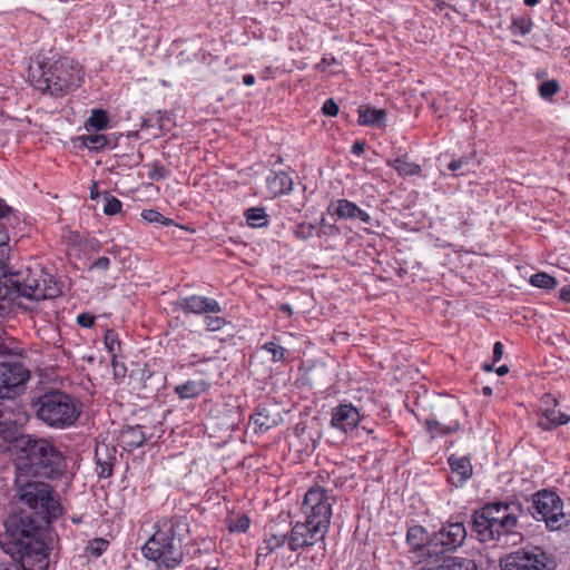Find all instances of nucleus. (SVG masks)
Returning <instances> with one entry per match:
<instances>
[{"instance_id": "f257e3e1", "label": "nucleus", "mask_w": 570, "mask_h": 570, "mask_svg": "<svg viewBox=\"0 0 570 570\" xmlns=\"http://www.w3.org/2000/svg\"><path fill=\"white\" fill-rule=\"evenodd\" d=\"M49 524L29 511L19 510L6 519L7 541L0 543L23 570H47L49 549L46 525Z\"/></svg>"}, {"instance_id": "f03ea898", "label": "nucleus", "mask_w": 570, "mask_h": 570, "mask_svg": "<svg viewBox=\"0 0 570 570\" xmlns=\"http://www.w3.org/2000/svg\"><path fill=\"white\" fill-rule=\"evenodd\" d=\"M0 335V453L13 436V429L21 425V410L14 397L29 380V370L17 360L21 348Z\"/></svg>"}, {"instance_id": "7ed1b4c3", "label": "nucleus", "mask_w": 570, "mask_h": 570, "mask_svg": "<svg viewBox=\"0 0 570 570\" xmlns=\"http://www.w3.org/2000/svg\"><path fill=\"white\" fill-rule=\"evenodd\" d=\"M13 429V435H16ZM14 470L29 475L50 481L62 480L68 472V461L65 453L51 440L37 435L12 436ZM9 449L7 445L6 452Z\"/></svg>"}, {"instance_id": "20e7f679", "label": "nucleus", "mask_w": 570, "mask_h": 570, "mask_svg": "<svg viewBox=\"0 0 570 570\" xmlns=\"http://www.w3.org/2000/svg\"><path fill=\"white\" fill-rule=\"evenodd\" d=\"M522 505L518 500H498L483 504L471 514V531L474 538L482 543L522 541V533L518 530Z\"/></svg>"}, {"instance_id": "39448f33", "label": "nucleus", "mask_w": 570, "mask_h": 570, "mask_svg": "<svg viewBox=\"0 0 570 570\" xmlns=\"http://www.w3.org/2000/svg\"><path fill=\"white\" fill-rule=\"evenodd\" d=\"M189 533V523L184 517L164 518L156 523L155 533L141 548L142 556L160 570L179 567L185 557L184 540Z\"/></svg>"}, {"instance_id": "423d86ee", "label": "nucleus", "mask_w": 570, "mask_h": 570, "mask_svg": "<svg viewBox=\"0 0 570 570\" xmlns=\"http://www.w3.org/2000/svg\"><path fill=\"white\" fill-rule=\"evenodd\" d=\"M29 77L31 85L42 94L61 97L80 87L83 71L75 59L61 57L31 66Z\"/></svg>"}, {"instance_id": "0eeeda50", "label": "nucleus", "mask_w": 570, "mask_h": 570, "mask_svg": "<svg viewBox=\"0 0 570 570\" xmlns=\"http://www.w3.org/2000/svg\"><path fill=\"white\" fill-rule=\"evenodd\" d=\"M30 406L36 419L52 430L75 426L82 413L81 401L59 389H50L35 396Z\"/></svg>"}, {"instance_id": "6e6552de", "label": "nucleus", "mask_w": 570, "mask_h": 570, "mask_svg": "<svg viewBox=\"0 0 570 570\" xmlns=\"http://www.w3.org/2000/svg\"><path fill=\"white\" fill-rule=\"evenodd\" d=\"M41 478L16 472L14 498L21 507L28 508L32 514L52 523L62 514V505L52 485Z\"/></svg>"}, {"instance_id": "1a4fd4ad", "label": "nucleus", "mask_w": 570, "mask_h": 570, "mask_svg": "<svg viewBox=\"0 0 570 570\" xmlns=\"http://www.w3.org/2000/svg\"><path fill=\"white\" fill-rule=\"evenodd\" d=\"M528 511L535 520L543 521L549 531L570 530V512L563 511V501L554 491H537Z\"/></svg>"}, {"instance_id": "9d476101", "label": "nucleus", "mask_w": 570, "mask_h": 570, "mask_svg": "<svg viewBox=\"0 0 570 570\" xmlns=\"http://www.w3.org/2000/svg\"><path fill=\"white\" fill-rule=\"evenodd\" d=\"M501 570H556L553 556L542 547L531 546L520 548L504 554L499 560Z\"/></svg>"}, {"instance_id": "9b49d317", "label": "nucleus", "mask_w": 570, "mask_h": 570, "mask_svg": "<svg viewBox=\"0 0 570 570\" xmlns=\"http://www.w3.org/2000/svg\"><path fill=\"white\" fill-rule=\"evenodd\" d=\"M335 499L331 491L314 485L307 490L301 504L304 520L315 523L328 531L332 518V508Z\"/></svg>"}, {"instance_id": "f8f14e48", "label": "nucleus", "mask_w": 570, "mask_h": 570, "mask_svg": "<svg viewBox=\"0 0 570 570\" xmlns=\"http://www.w3.org/2000/svg\"><path fill=\"white\" fill-rule=\"evenodd\" d=\"M468 532L463 521L450 518L441 528L432 533V547L435 557L451 556L461 548L466 539Z\"/></svg>"}, {"instance_id": "ddd939ff", "label": "nucleus", "mask_w": 570, "mask_h": 570, "mask_svg": "<svg viewBox=\"0 0 570 570\" xmlns=\"http://www.w3.org/2000/svg\"><path fill=\"white\" fill-rule=\"evenodd\" d=\"M309 521H296L288 535V549L291 551H298L301 549L309 548L318 542H324V538L328 532L326 529L312 523Z\"/></svg>"}, {"instance_id": "4468645a", "label": "nucleus", "mask_w": 570, "mask_h": 570, "mask_svg": "<svg viewBox=\"0 0 570 570\" xmlns=\"http://www.w3.org/2000/svg\"><path fill=\"white\" fill-rule=\"evenodd\" d=\"M174 311H180L184 314L207 315L219 314L223 307L218 301L213 297L198 294L179 297L173 303Z\"/></svg>"}, {"instance_id": "2eb2a0df", "label": "nucleus", "mask_w": 570, "mask_h": 570, "mask_svg": "<svg viewBox=\"0 0 570 570\" xmlns=\"http://www.w3.org/2000/svg\"><path fill=\"white\" fill-rule=\"evenodd\" d=\"M405 542L409 553L416 558L435 557V550L432 547V534L421 524H413L407 528Z\"/></svg>"}, {"instance_id": "dca6fc26", "label": "nucleus", "mask_w": 570, "mask_h": 570, "mask_svg": "<svg viewBox=\"0 0 570 570\" xmlns=\"http://www.w3.org/2000/svg\"><path fill=\"white\" fill-rule=\"evenodd\" d=\"M361 414L352 403H343L332 409L331 426L343 433H348L357 428Z\"/></svg>"}, {"instance_id": "f3484780", "label": "nucleus", "mask_w": 570, "mask_h": 570, "mask_svg": "<svg viewBox=\"0 0 570 570\" xmlns=\"http://www.w3.org/2000/svg\"><path fill=\"white\" fill-rule=\"evenodd\" d=\"M450 413L452 416H458L459 414L464 413V407L460 404H454L450 407ZM424 428L431 438L434 439L459 432L461 430V423L458 417L440 421L434 416H430L425 419Z\"/></svg>"}, {"instance_id": "a211bd4d", "label": "nucleus", "mask_w": 570, "mask_h": 570, "mask_svg": "<svg viewBox=\"0 0 570 570\" xmlns=\"http://www.w3.org/2000/svg\"><path fill=\"white\" fill-rule=\"evenodd\" d=\"M417 570H479L473 559L459 556H440L429 558Z\"/></svg>"}, {"instance_id": "6ab92c4d", "label": "nucleus", "mask_w": 570, "mask_h": 570, "mask_svg": "<svg viewBox=\"0 0 570 570\" xmlns=\"http://www.w3.org/2000/svg\"><path fill=\"white\" fill-rule=\"evenodd\" d=\"M39 282H41L40 269L18 272L10 277V284L16 287L17 292L29 299H36L38 294Z\"/></svg>"}, {"instance_id": "aec40b11", "label": "nucleus", "mask_w": 570, "mask_h": 570, "mask_svg": "<svg viewBox=\"0 0 570 570\" xmlns=\"http://www.w3.org/2000/svg\"><path fill=\"white\" fill-rule=\"evenodd\" d=\"M553 404L557 405V400H553ZM570 422V415L553 407H546L540 410L538 413L537 425L542 431H551L558 426L564 425Z\"/></svg>"}, {"instance_id": "412c9836", "label": "nucleus", "mask_w": 570, "mask_h": 570, "mask_svg": "<svg viewBox=\"0 0 570 570\" xmlns=\"http://www.w3.org/2000/svg\"><path fill=\"white\" fill-rule=\"evenodd\" d=\"M282 420L281 414L267 406H258L250 416L255 432L264 433L276 426Z\"/></svg>"}, {"instance_id": "4be33fe9", "label": "nucleus", "mask_w": 570, "mask_h": 570, "mask_svg": "<svg viewBox=\"0 0 570 570\" xmlns=\"http://www.w3.org/2000/svg\"><path fill=\"white\" fill-rule=\"evenodd\" d=\"M266 185L268 193L275 198L282 195H287L293 190L292 177L283 171H271L266 177Z\"/></svg>"}, {"instance_id": "5701e85b", "label": "nucleus", "mask_w": 570, "mask_h": 570, "mask_svg": "<svg viewBox=\"0 0 570 570\" xmlns=\"http://www.w3.org/2000/svg\"><path fill=\"white\" fill-rule=\"evenodd\" d=\"M210 389V383L205 380H188L184 383L177 384L174 392L181 400H189L205 394Z\"/></svg>"}, {"instance_id": "b1692460", "label": "nucleus", "mask_w": 570, "mask_h": 570, "mask_svg": "<svg viewBox=\"0 0 570 570\" xmlns=\"http://www.w3.org/2000/svg\"><path fill=\"white\" fill-rule=\"evenodd\" d=\"M448 463L452 473L458 476V487H462L473 475V466L469 456L452 454L448 458Z\"/></svg>"}, {"instance_id": "393cba45", "label": "nucleus", "mask_w": 570, "mask_h": 570, "mask_svg": "<svg viewBox=\"0 0 570 570\" xmlns=\"http://www.w3.org/2000/svg\"><path fill=\"white\" fill-rule=\"evenodd\" d=\"M116 449L108 446H97L95 456L97 460V469L96 472L99 478H109L112 474L114 463L116 461Z\"/></svg>"}, {"instance_id": "a878e982", "label": "nucleus", "mask_w": 570, "mask_h": 570, "mask_svg": "<svg viewBox=\"0 0 570 570\" xmlns=\"http://www.w3.org/2000/svg\"><path fill=\"white\" fill-rule=\"evenodd\" d=\"M358 125L384 128L386 126L387 114L384 109H375L372 107L358 108Z\"/></svg>"}, {"instance_id": "bb28decb", "label": "nucleus", "mask_w": 570, "mask_h": 570, "mask_svg": "<svg viewBox=\"0 0 570 570\" xmlns=\"http://www.w3.org/2000/svg\"><path fill=\"white\" fill-rule=\"evenodd\" d=\"M476 165L475 153H471L459 158L452 157L446 164V169L450 170L454 177H459L471 173Z\"/></svg>"}, {"instance_id": "cd10ccee", "label": "nucleus", "mask_w": 570, "mask_h": 570, "mask_svg": "<svg viewBox=\"0 0 570 570\" xmlns=\"http://www.w3.org/2000/svg\"><path fill=\"white\" fill-rule=\"evenodd\" d=\"M387 166L392 167L400 177H412L420 176L422 173V167L413 161L409 160L406 155L397 156L394 159H389L386 161Z\"/></svg>"}, {"instance_id": "c85d7f7f", "label": "nucleus", "mask_w": 570, "mask_h": 570, "mask_svg": "<svg viewBox=\"0 0 570 570\" xmlns=\"http://www.w3.org/2000/svg\"><path fill=\"white\" fill-rule=\"evenodd\" d=\"M81 146L89 149L90 151L99 153L104 148L116 146V141L110 136L104 134L82 135L78 137Z\"/></svg>"}, {"instance_id": "c756f323", "label": "nucleus", "mask_w": 570, "mask_h": 570, "mask_svg": "<svg viewBox=\"0 0 570 570\" xmlns=\"http://www.w3.org/2000/svg\"><path fill=\"white\" fill-rule=\"evenodd\" d=\"M171 124V114L166 110L146 112L142 117V128H157L160 131L167 130Z\"/></svg>"}, {"instance_id": "7c9ffc66", "label": "nucleus", "mask_w": 570, "mask_h": 570, "mask_svg": "<svg viewBox=\"0 0 570 570\" xmlns=\"http://www.w3.org/2000/svg\"><path fill=\"white\" fill-rule=\"evenodd\" d=\"M288 535L287 532H278L273 531L271 534L264 539L262 546L258 547V556H268L274 552L276 549L283 547L285 543L288 544Z\"/></svg>"}, {"instance_id": "2f4dec72", "label": "nucleus", "mask_w": 570, "mask_h": 570, "mask_svg": "<svg viewBox=\"0 0 570 570\" xmlns=\"http://www.w3.org/2000/svg\"><path fill=\"white\" fill-rule=\"evenodd\" d=\"M41 282L43 283V287L38 288V294H36V301L40 299H50L57 297L61 289L58 286L55 277L51 274H48L40 269Z\"/></svg>"}, {"instance_id": "473e14b6", "label": "nucleus", "mask_w": 570, "mask_h": 570, "mask_svg": "<svg viewBox=\"0 0 570 570\" xmlns=\"http://www.w3.org/2000/svg\"><path fill=\"white\" fill-rule=\"evenodd\" d=\"M244 217L252 228H264L269 225V217L264 207H249L244 212Z\"/></svg>"}, {"instance_id": "72a5a7b5", "label": "nucleus", "mask_w": 570, "mask_h": 570, "mask_svg": "<svg viewBox=\"0 0 570 570\" xmlns=\"http://www.w3.org/2000/svg\"><path fill=\"white\" fill-rule=\"evenodd\" d=\"M109 116L104 109H92L89 118L85 122L86 130L101 131L109 127Z\"/></svg>"}, {"instance_id": "f704fd0d", "label": "nucleus", "mask_w": 570, "mask_h": 570, "mask_svg": "<svg viewBox=\"0 0 570 570\" xmlns=\"http://www.w3.org/2000/svg\"><path fill=\"white\" fill-rule=\"evenodd\" d=\"M356 207V204L347 199H338L328 206V212L340 219H353Z\"/></svg>"}, {"instance_id": "c9c22d12", "label": "nucleus", "mask_w": 570, "mask_h": 570, "mask_svg": "<svg viewBox=\"0 0 570 570\" xmlns=\"http://www.w3.org/2000/svg\"><path fill=\"white\" fill-rule=\"evenodd\" d=\"M122 438H124L125 443L131 449H137V448L142 446L147 439V436L142 430V426H140V425L128 426L124 431Z\"/></svg>"}, {"instance_id": "e433bc0d", "label": "nucleus", "mask_w": 570, "mask_h": 570, "mask_svg": "<svg viewBox=\"0 0 570 570\" xmlns=\"http://www.w3.org/2000/svg\"><path fill=\"white\" fill-rule=\"evenodd\" d=\"M533 21L530 17H513L510 26V31L514 36L524 37L531 32Z\"/></svg>"}, {"instance_id": "4c0bfd02", "label": "nucleus", "mask_w": 570, "mask_h": 570, "mask_svg": "<svg viewBox=\"0 0 570 570\" xmlns=\"http://www.w3.org/2000/svg\"><path fill=\"white\" fill-rule=\"evenodd\" d=\"M109 546H110L109 540H107L105 538H95V539L88 541V543L85 548V553L88 557L97 559V558L101 557L108 550Z\"/></svg>"}, {"instance_id": "58836bf2", "label": "nucleus", "mask_w": 570, "mask_h": 570, "mask_svg": "<svg viewBox=\"0 0 570 570\" xmlns=\"http://www.w3.org/2000/svg\"><path fill=\"white\" fill-rule=\"evenodd\" d=\"M104 343L108 353H110L112 356V365L115 371H117L116 355L117 352L120 351V341L117 332L114 330H106L104 335Z\"/></svg>"}, {"instance_id": "ea45409f", "label": "nucleus", "mask_w": 570, "mask_h": 570, "mask_svg": "<svg viewBox=\"0 0 570 570\" xmlns=\"http://www.w3.org/2000/svg\"><path fill=\"white\" fill-rule=\"evenodd\" d=\"M102 202H104L102 213L105 215L114 216V215L121 213L122 203L117 197L111 195L109 191L104 193Z\"/></svg>"}, {"instance_id": "a19ab883", "label": "nucleus", "mask_w": 570, "mask_h": 570, "mask_svg": "<svg viewBox=\"0 0 570 570\" xmlns=\"http://www.w3.org/2000/svg\"><path fill=\"white\" fill-rule=\"evenodd\" d=\"M20 222L17 210L10 207L4 199L0 198V223L14 227Z\"/></svg>"}, {"instance_id": "79ce46f5", "label": "nucleus", "mask_w": 570, "mask_h": 570, "mask_svg": "<svg viewBox=\"0 0 570 570\" xmlns=\"http://www.w3.org/2000/svg\"><path fill=\"white\" fill-rule=\"evenodd\" d=\"M293 235L299 240H308L316 234V226L312 223H297L292 228Z\"/></svg>"}, {"instance_id": "37998d69", "label": "nucleus", "mask_w": 570, "mask_h": 570, "mask_svg": "<svg viewBox=\"0 0 570 570\" xmlns=\"http://www.w3.org/2000/svg\"><path fill=\"white\" fill-rule=\"evenodd\" d=\"M530 284L532 286L543 288V289H553L557 286V281L554 277L550 276L547 273L540 272L535 273L530 277Z\"/></svg>"}, {"instance_id": "c03bdc74", "label": "nucleus", "mask_w": 570, "mask_h": 570, "mask_svg": "<svg viewBox=\"0 0 570 570\" xmlns=\"http://www.w3.org/2000/svg\"><path fill=\"white\" fill-rule=\"evenodd\" d=\"M249 525L250 519L244 513L227 520V527L230 532L244 533L248 530Z\"/></svg>"}, {"instance_id": "a18cd8bd", "label": "nucleus", "mask_w": 570, "mask_h": 570, "mask_svg": "<svg viewBox=\"0 0 570 570\" xmlns=\"http://www.w3.org/2000/svg\"><path fill=\"white\" fill-rule=\"evenodd\" d=\"M262 350L266 351L272 355V362L274 363L284 361L288 355V351L285 347L281 346L279 344L273 341L263 344Z\"/></svg>"}, {"instance_id": "49530a36", "label": "nucleus", "mask_w": 570, "mask_h": 570, "mask_svg": "<svg viewBox=\"0 0 570 570\" xmlns=\"http://www.w3.org/2000/svg\"><path fill=\"white\" fill-rule=\"evenodd\" d=\"M141 218L150 224H160L164 226L173 225V219L163 216L158 210L155 209H144L141 212Z\"/></svg>"}, {"instance_id": "de8ad7c7", "label": "nucleus", "mask_w": 570, "mask_h": 570, "mask_svg": "<svg viewBox=\"0 0 570 570\" xmlns=\"http://www.w3.org/2000/svg\"><path fill=\"white\" fill-rule=\"evenodd\" d=\"M9 225L4 223H0V261H8L9 259Z\"/></svg>"}, {"instance_id": "09e8293b", "label": "nucleus", "mask_w": 570, "mask_h": 570, "mask_svg": "<svg viewBox=\"0 0 570 570\" xmlns=\"http://www.w3.org/2000/svg\"><path fill=\"white\" fill-rule=\"evenodd\" d=\"M147 166L150 168L148 177L151 180L159 181L167 179L170 176V170L159 161H154Z\"/></svg>"}, {"instance_id": "8fccbe9b", "label": "nucleus", "mask_w": 570, "mask_h": 570, "mask_svg": "<svg viewBox=\"0 0 570 570\" xmlns=\"http://www.w3.org/2000/svg\"><path fill=\"white\" fill-rule=\"evenodd\" d=\"M204 323L206 325V330L209 332L220 331L228 324V322L224 317L218 316V314L205 315Z\"/></svg>"}, {"instance_id": "3c124183", "label": "nucleus", "mask_w": 570, "mask_h": 570, "mask_svg": "<svg viewBox=\"0 0 570 570\" xmlns=\"http://www.w3.org/2000/svg\"><path fill=\"white\" fill-rule=\"evenodd\" d=\"M560 90V85L557 80H548L539 86V95L542 99L550 100Z\"/></svg>"}, {"instance_id": "603ef678", "label": "nucleus", "mask_w": 570, "mask_h": 570, "mask_svg": "<svg viewBox=\"0 0 570 570\" xmlns=\"http://www.w3.org/2000/svg\"><path fill=\"white\" fill-rule=\"evenodd\" d=\"M338 233V228L328 223L327 219L323 216L320 220V228L317 229L316 228V235L318 237L325 235V236H333V235H336Z\"/></svg>"}, {"instance_id": "864d4df0", "label": "nucleus", "mask_w": 570, "mask_h": 570, "mask_svg": "<svg viewBox=\"0 0 570 570\" xmlns=\"http://www.w3.org/2000/svg\"><path fill=\"white\" fill-rule=\"evenodd\" d=\"M96 317L90 313H80L77 316V324L85 328H91L95 325Z\"/></svg>"}, {"instance_id": "5fc2aeb1", "label": "nucleus", "mask_w": 570, "mask_h": 570, "mask_svg": "<svg viewBox=\"0 0 570 570\" xmlns=\"http://www.w3.org/2000/svg\"><path fill=\"white\" fill-rule=\"evenodd\" d=\"M322 110H323V112H324L326 116L335 117V116H337V114H338V111H340V107H338V105L334 101V99H327V100H325V102L323 104Z\"/></svg>"}, {"instance_id": "6e6d98bb", "label": "nucleus", "mask_w": 570, "mask_h": 570, "mask_svg": "<svg viewBox=\"0 0 570 570\" xmlns=\"http://www.w3.org/2000/svg\"><path fill=\"white\" fill-rule=\"evenodd\" d=\"M110 266V259L107 256H100L97 259H95L91 265L89 266V269H101L107 271Z\"/></svg>"}, {"instance_id": "4d7b16f0", "label": "nucleus", "mask_w": 570, "mask_h": 570, "mask_svg": "<svg viewBox=\"0 0 570 570\" xmlns=\"http://www.w3.org/2000/svg\"><path fill=\"white\" fill-rule=\"evenodd\" d=\"M337 60L334 56H324L322 60L316 65V69L324 71L327 67L336 65Z\"/></svg>"}, {"instance_id": "13d9d810", "label": "nucleus", "mask_w": 570, "mask_h": 570, "mask_svg": "<svg viewBox=\"0 0 570 570\" xmlns=\"http://www.w3.org/2000/svg\"><path fill=\"white\" fill-rule=\"evenodd\" d=\"M354 218H357L361 222L368 224V225H371V223H372L371 216L365 210L360 208L358 206L355 209Z\"/></svg>"}, {"instance_id": "bf43d9fd", "label": "nucleus", "mask_w": 570, "mask_h": 570, "mask_svg": "<svg viewBox=\"0 0 570 570\" xmlns=\"http://www.w3.org/2000/svg\"><path fill=\"white\" fill-rule=\"evenodd\" d=\"M354 218H357L361 222L368 224V225H371V223H372L371 216L365 210L360 208L358 206L355 209Z\"/></svg>"}, {"instance_id": "052dcab7", "label": "nucleus", "mask_w": 570, "mask_h": 570, "mask_svg": "<svg viewBox=\"0 0 570 570\" xmlns=\"http://www.w3.org/2000/svg\"><path fill=\"white\" fill-rule=\"evenodd\" d=\"M503 356V344L501 342H495L493 345V363H498Z\"/></svg>"}, {"instance_id": "680f3d73", "label": "nucleus", "mask_w": 570, "mask_h": 570, "mask_svg": "<svg viewBox=\"0 0 570 570\" xmlns=\"http://www.w3.org/2000/svg\"><path fill=\"white\" fill-rule=\"evenodd\" d=\"M366 147V142L364 140H356L352 146V154L355 156H361Z\"/></svg>"}, {"instance_id": "e2e57ef3", "label": "nucleus", "mask_w": 570, "mask_h": 570, "mask_svg": "<svg viewBox=\"0 0 570 570\" xmlns=\"http://www.w3.org/2000/svg\"><path fill=\"white\" fill-rule=\"evenodd\" d=\"M559 298H560L562 302L570 304V284H569V285H564V286L560 289Z\"/></svg>"}, {"instance_id": "0e129e2a", "label": "nucleus", "mask_w": 570, "mask_h": 570, "mask_svg": "<svg viewBox=\"0 0 570 570\" xmlns=\"http://www.w3.org/2000/svg\"><path fill=\"white\" fill-rule=\"evenodd\" d=\"M278 308L282 313L286 314L287 316L293 315V307L288 303H282Z\"/></svg>"}, {"instance_id": "69168bd1", "label": "nucleus", "mask_w": 570, "mask_h": 570, "mask_svg": "<svg viewBox=\"0 0 570 570\" xmlns=\"http://www.w3.org/2000/svg\"><path fill=\"white\" fill-rule=\"evenodd\" d=\"M243 83L245 86H253L255 83V76L252 73H246L243 76Z\"/></svg>"}, {"instance_id": "338daca9", "label": "nucleus", "mask_w": 570, "mask_h": 570, "mask_svg": "<svg viewBox=\"0 0 570 570\" xmlns=\"http://www.w3.org/2000/svg\"><path fill=\"white\" fill-rule=\"evenodd\" d=\"M495 371L498 375L502 376L509 372V367L507 365H501Z\"/></svg>"}, {"instance_id": "774afa93", "label": "nucleus", "mask_w": 570, "mask_h": 570, "mask_svg": "<svg viewBox=\"0 0 570 570\" xmlns=\"http://www.w3.org/2000/svg\"><path fill=\"white\" fill-rule=\"evenodd\" d=\"M494 364L495 363H493V362L492 363H483L482 364V370L484 372H492L494 370Z\"/></svg>"}]
</instances>
